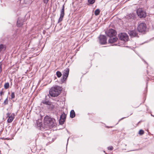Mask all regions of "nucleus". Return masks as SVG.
<instances>
[{
	"label": "nucleus",
	"mask_w": 154,
	"mask_h": 154,
	"mask_svg": "<svg viewBox=\"0 0 154 154\" xmlns=\"http://www.w3.org/2000/svg\"><path fill=\"white\" fill-rule=\"evenodd\" d=\"M4 93L2 91H1L0 92V94L1 96H2L3 95Z\"/></svg>",
	"instance_id": "28"
},
{
	"label": "nucleus",
	"mask_w": 154,
	"mask_h": 154,
	"mask_svg": "<svg viewBox=\"0 0 154 154\" xmlns=\"http://www.w3.org/2000/svg\"><path fill=\"white\" fill-rule=\"evenodd\" d=\"M99 38L100 43L101 44H105L106 43L107 39L105 36L100 35Z\"/></svg>",
	"instance_id": "10"
},
{
	"label": "nucleus",
	"mask_w": 154,
	"mask_h": 154,
	"mask_svg": "<svg viewBox=\"0 0 154 154\" xmlns=\"http://www.w3.org/2000/svg\"><path fill=\"white\" fill-rule=\"evenodd\" d=\"M64 5H63L61 10L60 11V17L59 18L58 21V23L61 22L63 20L64 15Z\"/></svg>",
	"instance_id": "9"
},
{
	"label": "nucleus",
	"mask_w": 154,
	"mask_h": 154,
	"mask_svg": "<svg viewBox=\"0 0 154 154\" xmlns=\"http://www.w3.org/2000/svg\"><path fill=\"white\" fill-rule=\"evenodd\" d=\"M119 37L120 40L127 41L128 39V36L127 34L125 33H122L119 35Z\"/></svg>",
	"instance_id": "8"
},
{
	"label": "nucleus",
	"mask_w": 154,
	"mask_h": 154,
	"mask_svg": "<svg viewBox=\"0 0 154 154\" xmlns=\"http://www.w3.org/2000/svg\"><path fill=\"white\" fill-rule=\"evenodd\" d=\"M146 24L144 23H141L139 24L137 29L139 32H145L146 29Z\"/></svg>",
	"instance_id": "3"
},
{
	"label": "nucleus",
	"mask_w": 154,
	"mask_h": 154,
	"mask_svg": "<svg viewBox=\"0 0 154 154\" xmlns=\"http://www.w3.org/2000/svg\"><path fill=\"white\" fill-rule=\"evenodd\" d=\"M128 34L131 37H136L137 35L136 30L130 31L128 32Z\"/></svg>",
	"instance_id": "12"
},
{
	"label": "nucleus",
	"mask_w": 154,
	"mask_h": 154,
	"mask_svg": "<svg viewBox=\"0 0 154 154\" xmlns=\"http://www.w3.org/2000/svg\"><path fill=\"white\" fill-rule=\"evenodd\" d=\"M144 133V132L142 130H140L139 132V134L140 135H142Z\"/></svg>",
	"instance_id": "25"
},
{
	"label": "nucleus",
	"mask_w": 154,
	"mask_h": 154,
	"mask_svg": "<svg viewBox=\"0 0 154 154\" xmlns=\"http://www.w3.org/2000/svg\"><path fill=\"white\" fill-rule=\"evenodd\" d=\"M124 118H122L121 119H124Z\"/></svg>",
	"instance_id": "30"
},
{
	"label": "nucleus",
	"mask_w": 154,
	"mask_h": 154,
	"mask_svg": "<svg viewBox=\"0 0 154 154\" xmlns=\"http://www.w3.org/2000/svg\"><path fill=\"white\" fill-rule=\"evenodd\" d=\"M23 21L21 19L19 18L17 23V26L18 27L21 26L23 24Z\"/></svg>",
	"instance_id": "14"
},
{
	"label": "nucleus",
	"mask_w": 154,
	"mask_h": 154,
	"mask_svg": "<svg viewBox=\"0 0 154 154\" xmlns=\"http://www.w3.org/2000/svg\"><path fill=\"white\" fill-rule=\"evenodd\" d=\"M9 84L8 82L5 83L4 85V88L5 89H8L9 87Z\"/></svg>",
	"instance_id": "21"
},
{
	"label": "nucleus",
	"mask_w": 154,
	"mask_h": 154,
	"mask_svg": "<svg viewBox=\"0 0 154 154\" xmlns=\"http://www.w3.org/2000/svg\"><path fill=\"white\" fill-rule=\"evenodd\" d=\"M70 117L73 118L75 116V112L73 110H72L70 112Z\"/></svg>",
	"instance_id": "16"
},
{
	"label": "nucleus",
	"mask_w": 154,
	"mask_h": 154,
	"mask_svg": "<svg viewBox=\"0 0 154 154\" xmlns=\"http://www.w3.org/2000/svg\"><path fill=\"white\" fill-rule=\"evenodd\" d=\"M49 0H43V2L45 4H47Z\"/></svg>",
	"instance_id": "27"
},
{
	"label": "nucleus",
	"mask_w": 154,
	"mask_h": 154,
	"mask_svg": "<svg viewBox=\"0 0 154 154\" xmlns=\"http://www.w3.org/2000/svg\"><path fill=\"white\" fill-rule=\"evenodd\" d=\"M56 74L58 78H60L62 75V74L61 72L59 71H57Z\"/></svg>",
	"instance_id": "20"
},
{
	"label": "nucleus",
	"mask_w": 154,
	"mask_h": 154,
	"mask_svg": "<svg viewBox=\"0 0 154 154\" xmlns=\"http://www.w3.org/2000/svg\"><path fill=\"white\" fill-rule=\"evenodd\" d=\"M134 15L133 14H130L127 16V18L128 19H132L134 18Z\"/></svg>",
	"instance_id": "17"
},
{
	"label": "nucleus",
	"mask_w": 154,
	"mask_h": 154,
	"mask_svg": "<svg viewBox=\"0 0 154 154\" xmlns=\"http://www.w3.org/2000/svg\"><path fill=\"white\" fill-rule=\"evenodd\" d=\"M15 94L14 92H12L11 94V99H14L15 97Z\"/></svg>",
	"instance_id": "24"
},
{
	"label": "nucleus",
	"mask_w": 154,
	"mask_h": 154,
	"mask_svg": "<svg viewBox=\"0 0 154 154\" xmlns=\"http://www.w3.org/2000/svg\"><path fill=\"white\" fill-rule=\"evenodd\" d=\"M106 34L109 37L115 36L116 34V32L113 29H109L106 31Z\"/></svg>",
	"instance_id": "4"
},
{
	"label": "nucleus",
	"mask_w": 154,
	"mask_h": 154,
	"mask_svg": "<svg viewBox=\"0 0 154 154\" xmlns=\"http://www.w3.org/2000/svg\"><path fill=\"white\" fill-rule=\"evenodd\" d=\"M4 105H7L8 103V97L5 100L4 102Z\"/></svg>",
	"instance_id": "23"
},
{
	"label": "nucleus",
	"mask_w": 154,
	"mask_h": 154,
	"mask_svg": "<svg viewBox=\"0 0 154 154\" xmlns=\"http://www.w3.org/2000/svg\"><path fill=\"white\" fill-rule=\"evenodd\" d=\"M100 13V10L99 9H97L95 10L94 11V14L96 16H97Z\"/></svg>",
	"instance_id": "19"
},
{
	"label": "nucleus",
	"mask_w": 154,
	"mask_h": 154,
	"mask_svg": "<svg viewBox=\"0 0 154 154\" xmlns=\"http://www.w3.org/2000/svg\"><path fill=\"white\" fill-rule=\"evenodd\" d=\"M32 1L31 0H24V2L25 4L29 5L30 4Z\"/></svg>",
	"instance_id": "18"
},
{
	"label": "nucleus",
	"mask_w": 154,
	"mask_h": 154,
	"mask_svg": "<svg viewBox=\"0 0 154 154\" xmlns=\"http://www.w3.org/2000/svg\"><path fill=\"white\" fill-rule=\"evenodd\" d=\"M110 38L109 40V42L110 43H113L116 42L118 38L115 36L111 37H109Z\"/></svg>",
	"instance_id": "13"
},
{
	"label": "nucleus",
	"mask_w": 154,
	"mask_h": 154,
	"mask_svg": "<svg viewBox=\"0 0 154 154\" xmlns=\"http://www.w3.org/2000/svg\"><path fill=\"white\" fill-rule=\"evenodd\" d=\"M108 149L109 150H112L113 149V147L112 146H109L108 147Z\"/></svg>",
	"instance_id": "26"
},
{
	"label": "nucleus",
	"mask_w": 154,
	"mask_h": 154,
	"mask_svg": "<svg viewBox=\"0 0 154 154\" xmlns=\"http://www.w3.org/2000/svg\"><path fill=\"white\" fill-rule=\"evenodd\" d=\"M10 115V113L8 112L6 114V116L7 117H8V119L7 120V122L8 123H10L12 122L14 119L15 115L14 113H13Z\"/></svg>",
	"instance_id": "7"
},
{
	"label": "nucleus",
	"mask_w": 154,
	"mask_h": 154,
	"mask_svg": "<svg viewBox=\"0 0 154 154\" xmlns=\"http://www.w3.org/2000/svg\"><path fill=\"white\" fill-rule=\"evenodd\" d=\"M95 2V0H88V2L90 4H94Z\"/></svg>",
	"instance_id": "22"
},
{
	"label": "nucleus",
	"mask_w": 154,
	"mask_h": 154,
	"mask_svg": "<svg viewBox=\"0 0 154 154\" xmlns=\"http://www.w3.org/2000/svg\"><path fill=\"white\" fill-rule=\"evenodd\" d=\"M6 48V47L5 45L2 44L0 45V52L5 51Z\"/></svg>",
	"instance_id": "15"
},
{
	"label": "nucleus",
	"mask_w": 154,
	"mask_h": 154,
	"mask_svg": "<svg viewBox=\"0 0 154 154\" xmlns=\"http://www.w3.org/2000/svg\"><path fill=\"white\" fill-rule=\"evenodd\" d=\"M69 72V69L66 68L64 71L63 74V76L61 79L62 82H64L68 77Z\"/></svg>",
	"instance_id": "5"
},
{
	"label": "nucleus",
	"mask_w": 154,
	"mask_h": 154,
	"mask_svg": "<svg viewBox=\"0 0 154 154\" xmlns=\"http://www.w3.org/2000/svg\"><path fill=\"white\" fill-rule=\"evenodd\" d=\"M61 90L62 88L61 87L57 86L52 87L50 90L49 93L51 96L55 97L57 96L60 94Z\"/></svg>",
	"instance_id": "1"
},
{
	"label": "nucleus",
	"mask_w": 154,
	"mask_h": 154,
	"mask_svg": "<svg viewBox=\"0 0 154 154\" xmlns=\"http://www.w3.org/2000/svg\"><path fill=\"white\" fill-rule=\"evenodd\" d=\"M137 13L140 17H145L146 16V13L141 8L138 9L137 11Z\"/></svg>",
	"instance_id": "6"
},
{
	"label": "nucleus",
	"mask_w": 154,
	"mask_h": 154,
	"mask_svg": "<svg viewBox=\"0 0 154 154\" xmlns=\"http://www.w3.org/2000/svg\"><path fill=\"white\" fill-rule=\"evenodd\" d=\"M54 119L48 116H46L44 119V122L46 127L51 128L54 125Z\"/></svg>",
	"instance_id": "2"
},
{
	"label": "nucleus",
	"mask_w": 154,
	"mask_h": 154,
	"mask_svg": "<svg viewBox=\"0 0 154 154\" xmlns=\"http://www.w3.org/2000/svg\"><path fill=\"white\" fill-rule=\"evenodd\" d=\"M66 115L63 113L60 116L59 120V123L60 125H63L66 119Z\"/></svg>",
	"instance_id": "11"
},
{
	"label": "nucleus",
	"mask_w": 154,
	"mask_h": 154,
	"mask_svg": "<svg viewBox=\"0 0 154 154\" xmlns=\"http://www.w3.org/2000/svg\"><path fill=\"white\" fill-rule=\"evenodd\" d=\"M43 103L44 104H48V103L46 101H43Z\"/></svg>",
	"instance_id": "29"
}]
</instances>
